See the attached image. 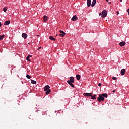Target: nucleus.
Returning <instances> with one entry per match:
<instances>
[{"mask_svg":"<svg viewBox=\"0 0 129 129\" xmlns=\"http://www.w3.org/2000/svg\"><path fill=\"white\" fill-rule=\"evenodd\" d=\"M44 90L45 91V93L47 95L49 94L51 92V90H50V86L49 85H46L44 88Z\"/></svg>","mask_w":129,"mask_h":129,"instance_id":"obj_1","label":"nucleus"},{"mask_svg":"<svg viewBox=\"0 0 129 129\" xmlns=\"http://www.w3.org/2000/svg\"><path fill=\"white\" fill-rule=\"evenodd\" d=\"M97 100L99 102H100L101 101H103V100H104V97H103L102 94H100L99 95V97H98Z\"/></svg>","mask_w":129,"mask_h":129,"instance_id":"obj_2","label":"nucleus"},{"mask_svg":"<svg viewBox=\"0 0 129 129\" xmlns=\"http://www.w3.org/2000/svg\"><path fill=\"white\" fill-rule=\"evenodd\" d=\"M107 16V12L106 10H104L102 12V18H105Z\"/></svg>","mask_w":129,"mask_h":129,"instance_id":"obj_3","label":"nucleus"},{"mask_svg":"<svg viewBox=\"0 0 129 129\" xmlns=\"http://www.w3.org/2000/svg\"><path fill=\"white\" fill-rule=\"evenodd\" d=\"M59 32L60 33V34H59V36L60 37H64L65 36V32L62 31V30H60Z\"/></svg>","mask_w":129,"mask_h":129,"instance_id":"obj_4","label":"nucleus"},{"mask_svg":"<svg viewBox=\"0 0 129 129\" xmlns=\"http://www.w3.org/2000/svg\"><path fill=\"white\" fill-rule=\"evenodd\" d=\"M22 38H24V39H27V38L28 37V35H27V34H26L25 33H23L22 34Z\"/></svg>","mask_w":129,"mask_h":129,"instance_id":"obj_5","label":"nucleus"},{"mask_svg":"<svg viewBox=\"0 0 129 129\" xmlns=\"http://www.w3.org/2000/svg\"><path fill=\"white\" fill-rule=\"evenodd\" d=\"M67 83H68V84H69V85L71 86V87H74V85L72 84V82H71V81L68 80Z\"/></svg>","mask_w":129,"mask_h":129,"instance_id":"obj_6","label":"nucleus"},{"mask_svg":"<svg viewBox=\"0 0 129 129\" xmlns=\"http://www.w3.org/2000/svg\"><path fill=\"white\" fill-rule=\"evenodd\" d=\"M83 95H84V96H91V95H92V94L90 93H84Z\"/></svg>","mask_w":129,"mask_h":129,"instance_id":"obj_7","label":"nucleus"},{"mask_svg":"<svg viewBox=\"0 0 129 129\" xmlns=\"http://www.w3.org/2000/svg\"><path fill=\"white\" fill-rule=\"evenodd\" d=\"M49 20V18L48 17V16L44 15L43 16V20L44 22H47V20Z\"/></svg>","mask_w":129,"mask_h":129,"instance_id":"obj_8","label":"nucleus"},{"mask_svg":"<svg viewBox=\"0 0 129 129\" xmlns=\"http://www.w3.org/2000/svg\"><path fill=\"white\" fill-rule=\"evenodd\" d=\"M77 16L76 15H75L74 16H73L72 18V21H73V22L76 21L77 20Z\"/></svg>","mask_w":129,"mask_h":129,"instance_id":"obj_9","label":"nucleus"},{"mask_svg":"<svg viewBox=\"0 0 129 129\" xmlns=\"http://www.w3.org/2000/svg\"><path fill=\"white\" fill-rule=\"evenodd\" d=\"M87 4L88 7H90L91 6V0H87Z\"/></svg>","mask_w":129,"mask_h":129,"instance_id":"obj_10","label":"nucleus"},{"mask_svg":"<svg viewBox=\"0 0 129 129\" xmlns=\"http://www.w3.org/2000/svg\"><path fill=\"white\" fill-rule=\"evenodd\" d=\"M121 75H124L125 74V69H123L121 70Z\"/></svg>","mask_w":129,"mask_h":129,"instance_id":"obj_11","label":"nucleus"},{"mask_svg":"<svg viewBox=\"0 0 129 129\" xmlns=\"http://www.w3.org/2000/svg\"><path fill=\"white\" fill-rule=\"evenodd\" d=\"M119 45L120 47H123V46H125V42L122 41L120 42Z\"/></svg>","mask_w":129,"mask_h":129,"instance_id":"obj_12","label":"nucleus"},{"mask_svg":"<svg viewBox=\"0 0 129 129\" xmlns=\"http://www.w3.org/2000/svg\"><path fill=\"white\" fill-rule=\"evenodd\" d=\"M69 81H71L72 83H74V77H70Z\"/></svg>","mask_w":129,"mask_h":129,"instance_id":"obj_13","label":"nucleus"},{"mask_svg":"<svg viewBox=\"0 0 129 129\" xmlns=\"http://www.w3.org/2000/svg\"><path fill=\"white\" fill-rule=\"evenodd\" d=\"M96 4V0H93V2L91 4V7H94Z\"/></svg>","mask_w":129,"mask_h":129,"instance_id":"obj_14","label":"nucleus"},{"mask_svg":"<svg viewBox=\"0 0 129 129\" xmlns=\"http://www.w3.org/2000/svg\"><path fill=\"white\" fill-rule=\"evenodd\" d=\"M11 23V21L8 20V21H6L4 22V25H9V24Z\"/></svg>","mask_w":129,"mask_h":129,"instance_id":"obj_15","label":"nucleus"},{"mask_svg":"<svg viewBox=\"0 0 129 129\" xmlns=\"http://www.w3.org/2000/svg\"><path fill=\"white\" fill-rule=\"evenodd\" d=\"M81 78V77L80 76V75H76V79L77 80H80V78Z\"/></svg>","mask_w":129,"mask_h":129,"instance_id":"obj_16","label":"nucleus"},{"mask_svg":"<svg viewBox=\"0 0 129 129\" xmlns=\"http://www.w3.org/2000/svg\"><path fill=\"white\" fill-rule=\"evenodd\" d=\"M49 39H50V40H51L52 41H56V39L51 36H49Z\"/></svg>","mask_w":129,"mask_h":129,"instance_id":"obj_17","label":"nucleus"},{"mask_svg":"<svg viewBox=\"0 0 129 129\" xmlns=\"http://www.w3.org/2000/svg\"><path fill=\"white\" fill-rule=\"evenodd\" d=\"M31 55H28L27 57H26V60H27V61H28V62H31V60H30V57H31Z\"/></svg>","mask_w":129,"mask_h":129,"instance_id":"obj_18","label":"nucleus"},{"mask_svg":"<svg viewBox=\"0 0 129 129\" xmlns=\"http://www.w3.org/2000/svg\"><path fill=\"white\" fill-rule=\"evenodd\" d=\"M101 95L103 96V97H106V98H107V96H108L107 94L104 93Z\"/></svg>","mask_w":129,"mask_h":129,"instance_id":"obj_19","label":"nucleus"},{"mask_svg":"<svg viewBox=\"0 0 129 129\" xmlns=\"http://www.w3.org/2000/svg\"><path fill=\"white\" fill-rule=\"evenodd\" d=\"M31 83H32V84H36L37 83V82L35 80H31Z\"/></svg>","mask_w":129,"mask_h":129,"instance_id":"obj_20","label":"nucleus"},{"mask_svg":"<svg viewBox=\"0 0 129 129\" xmlns=\"http://www.w3.org/2000/svg\"><path fill=\"white\" fill-rule=\"evenodd\" d=\"M91 99H96V98L95 97L96 96V95H94V96H92L91 95Z\"/></svg>","mask_w":129,"mask_h":129,"instance_id":"obj_21","label":"nucleus"},{"mask_svg":"<svg viewBox=\"0 0 129 129\" xmlns=\"http://www.w3.org/2000/svg\"><path fill=\"white\" fill-rule=\"evenodd\" d=\"M5 38V35H0V40H3Z\"/></svg>","mask_w":129,"mask_h":129,"instance_id":"obj_22","label":"nucleus"},{"mask_svg":"<svg viewBox=\"0 0 129 129\" xmlns=\"http://www.w3.org/2000/svg\"><path fill=\"white\" fill-rule=\"evenodd\" d=\"M7 10H8V8H6V7H5V8H3V11H4V12H7Z\"/></svg>","mask_w":129,"mask_h":129,"instance_id":"obj_23","label":"nucleus"},{"mask_svg":"<svg viewBox=\"0 0 129 129\" xmlns=\"http://www.w3.org/2000/svg\"><path fill=\"white\" fill-rule=\"evenodd\" d=\"M26 77H27V78H28V79H31V76H30V75H26Z\"/></svg>","mask_w":129,"mask_h":129,"instance_id":"obj_24","label":"nucleus"},{"mask_svg":"<svg viewBox=\"0 0 129 129\" xmlns=\"http://www.w3.org/2000/svg\"><path fill=\"white\" fill-rule=\"evenodd\" d=\"M112 79L113 80H116V79H117V78L116 77H114L112 78Z\"/></svg>","mask_w":129,"mask_h":129,"instance_id":"obj_25","label":"nucleus"},{"mask_svg":"<svg viewBox=\"0 0 129 129\" xmlns=\"http://www.w3.org/2000/svg\"><path fill=\"white\" fill-rule=\"evenodd\" d=\"M98 86H101V83H99L98 84Z\"/></svg>","mask_w":129,"mask_h":129,"instance_id":"obj_26","label":"nucleus"},{"mask_svg":"<svg viewBox=\"0 0 129 129\" xmlns=\"http://www.w3.org/2000/svg\"><path fill=\"white\" fill-rule=\"evenodd\" d=\"M116 13L117 14V15H119V12L118 11H117L116 12Z\"/></svg>","mask_w":129,"mask_h":129,"instance_id":"obj_27","label":"nucleus"},{"mask_svg":"<svg viewBox=\"0 0 129 129\" xmlns=\"http://www.w3.org/2000/svg\"><path fill=\"white\" fill-rule=\"evenodd\" d=\"M0 27H2V23L0 22Z\"/></svg>","mask_w":129,"mask_h":129,"instance_id":"obj_28","label":"nucleus"},{"mask_svg":"<svg viewBox=\"0 0 129 129\" xmlns=\"http://www.w3.org/2000/svg\"><path fill=\"white\" fill-rule=\"evenodd\" d=\"M41 46L40 47H39V48H38V50H40V49H41Z\"/></svg>","mask_w":129,"mask_h":129,"instance_id":"obj_29","label":"nucleus"},{"mask_svg":"<svg viewBox=\"0 0 129 129\" xmlns=\"http://www.w3.org/2000/svg\"><path fill=\"white\" fill-rule=\"evenodd\" d=\"M113 93H114V92H115V90H114L113 91Z\"/></svg>","mask_w":129,"mask_h":129,"instance_id":"obj_30","label":"nucleus"},{"mask_svg":"<svg viewBox=\"0 0 129 129\" xmlns=\"http://www.w3.org/2000/svg\"><path fill=\"white\" fill-rule=\"evenodd\" d=\"M108 4H111V2H108Z\"/></svg>","mask_w":129,"mask_h":129,"instance_id":"obj_31","label":"nucleus"},{"mask_svg":"<svg viewBox=\"0 0 129 129\" xmlns=\"http://www.w3.org/2000/svg\"><path fill=\"white\" fill-rule=\"evenodd\" d=\"M99 15L101 16V13H99Z\"/></svg>","mask_w":129,"mask_h":129,"instance_id":"obj_32","label":"nucleus"},{"mask_svg":"<svg viewBox=\"0 0 129 129\" xmlns=\"http://www.w3.org/2000/svg\"><path fill=\"white\" fill-rule=\"evenodd\" d=\"M106 2H107L108 3V0H106Z\"/></svg>","mask_w":129,"mask_h":129,"instance_id":"obj_33","label":"nucleus"},{"mask_svg":"<svg viewBox=\"0 0 129 129\" xmlns=\"http://www.w3.org/2000/svg\"><path fill=\"white\" fill-rule=\"evenodd\" d=\"M120 2H122V0H120Z\"/></svg>","mask_w":129,"mask_h":129,"instance_id":"obj_34","label":"nucleus"},{"mask_svg":"<svg viewBox=\"0 0 129 129\" xmlns=\"http://www.w3.org/2000/svg\"><path fill=\"white\" fill-rule=\"evenodd\" d=\"M57 36H58V34H56V37H57Z\"/></svg>","mask_w":129,"mask_h":129,"instance_id":"obj_35","label":"nucleus"},{"mask_svg":"<svg viewBox=\"0 0 129 129\" xmlns=\"http://www.w3.org/2000/svg\"><path fill=\"white\" fill-rule=\"evenodd\" d=\"M37 37H39V35H37Z\"/></svg>","mask_w":129,"mask_h":129,"instance_id":"obj_36","label":"nucleus"}]
</instances>
